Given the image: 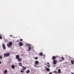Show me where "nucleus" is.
Instances as JSON below:
<instances>
[{
	"mask_svg": "<svg viewBox=\"0 0 74 74\" xmlns=\"http://www.w3.org/2000/svg\"><path fill=\"white\" fill-rule=\"evenodd\" d=\"M22 70H25V69H22Z\"/></svg>",
	"mask_w": 74,
	"mask_h": 74,
	"instance_id": "obj_35",
	"label": "nucleus"
},
{
	"mask_svg": "<svg viewBox=\"0 0 74 74\" xmlns=\"http://www.w3.org/2000/svg\"><path fill=\"white\" fill-rule=\"evenodd\" d=\"M56 57H55V56H53L52 57V59L53 60H55V59H56Z\"/></svg>",
	"mask_w": 74,
	"mask_h": 74,
	"instance_id": "obj_8",
	"label": "nucleus"
},
{
	"mask_svg": "<svg viewBox=\"0 0 74 74\" xmlns=\"http://www.w3.org/2000/svg\"><path fill=\"white\" fill-rule=\"evenodd\" d=\"M71 63L72 64H74V61L71 60Z\"/></svg>",
	"mask_w": 74,
	"mask_h": 74,
	"instance_id": "obj_18",
	"label": "nucleus"
},
{
	"mask_svg": "<svg viewBox=\"0 0 74 74\" xmlns=\"http://www.w3.org/2000/svg\"><path fill=\"white\" fill-rule=\"evenodd\" d=\"M34 59H38V57H36V58H34Z\"/></svg>",
	"mask_w": 74,
	"mask_h": 74,
	"instance_id": "obj_23",
	"label": "nucleus"
},
{
	"mask_svg": "<svg viewBox=\"0 0 74 74\" xmlns=\"http://www.w3.org/2000/svg\"><path fill=\"white\" fill-rule=\"evenodd\" d=\"M39 55H40V56H43V54H42V52L39 53Z\"/></svg>",
	"mask_w": 74,
	"mask_h": 74,
	"instance_id": "obj_16",
	"label": "nucleus"
},
{
	"mask_svg": "<svg viewBox=\"0 0 74 74\" xmlns=\"http://www.w3.org/2000/svg\"><path fill=\"white\" fill-rule=\"evenodd\" d=\"M11 67L13 69H14L15 68V66L14 65H12L11 66Z\"/></svg>",
	"mask_w": 74,
	"mask_h": 74,
	"instance_id": "obj_4",
	"label": "nucleus"
},
{
	"mask_svg": "<svg viewBox=\"0 0 74 74\" xmlns=\"http://www.w3.org/2000/svg\"><path fill=\"white\" fill-rule=\"evenodd\" d=\"M2 45V47L3 49H5V45L4 44H3Z\"/></svg>",
	"mask_w": 74,
	"mask_h": 74,
	"instance_id": "obj_5",
	"label": "nucleus"
},
{
	"mask_svg": "<svg viewBox=\"0 0 74 74\" xmlns=\"http://www.w3.org/2000/svg\"><path fill=\"white\" fill-rule=\"evenodd\" d=\"M47 67H51V66L50 65H49L47 66Z\"/></svg>",
	"mask_w": 74,
	"mask_h": 74,
	"instance_id": "obj_26",
	"label": "nucleus"
},
{
	"mask_svg": "<svg viewBox=\"0 0 74 74\" xmlns=\"http://www.w3.org/2000/svg\"><path fill=\"white\" fill-rule=\"evenodd\" d=\"M9 45H10L11 46V45H12V43L11 42H9Z\"/></svg>",
	"mask_w": 74,
	"mask_h": 74,
	"instance_id": "obj_17",
	"label": "nucleus"
},
{
	"mask_svg": "<svg viewBox=\"0 0 74 74\" xmlns=\"http://www.w3.org/2000/svg\"><path fill=\"white\" fill-rule=\"evenodd\" d=\"M48 64H49V62L47 63Z\"/></svg>",
	"mask_w": 74,
	"mask_h": 74,
	"instance_id": "obj_33",
	"label": "nucleus"
},
{
	"mask_svg": "<svg viewBox=\"0 0 74 74\" xmlns=\"http://www.w3.org/2000/svg\"><path fill=\"white\" fill-rule=\"evenodd\" d=\"M38 63H39V62H38V61H35L36 64H38Z\"/></svg>",
	"mask_w": 74,
	"mask_h": 74,
	"instance_id": "obj_10",
	"label": "nucleus"
},
{
	"mask_svg": "<svg viewBox=\"0 0 74 74\" xmlns=\"http://www.w3.org/2000/svg\"><path fill=\"white\" fill-rule=\"evenodd\" d=\"M19 45L20 47H21V46H23V44L21 42H20L19 43Z\"/></svg>",
	"mask_w": 74,
	"mask_h": 74,
	"instance_id": "obj_3",
	"label": "nucleus"
},
{
	"mask_svg": "<svg viewBox=\"0 0 74 74\" xmlns=\"http://www.w3.org/2000/svg\"><path fill=\"white\" fill-rule=\"evenodd\" d=\"M18 62H21V60H22V59L21 58H19L18 59Z\"/></svg>",
	"mask_w": 74,
	"mask_h": 74,
	"instance_id": "obj_9",
	"label": "nucleus"
},
{
	"mask_svg": "<svg viewBox=\"0 0 74 74\" xmlns=\"http://www.w3.org/2000/svg\"><path fill=\"white\" fill-rule=\"evenodd\" d=\"M57 62L58 61L56 60H53V64H56L57 63Z\"/></svg>",
	"mask_w": 74,
	"mask_h": 74,
	"instance_id": "obj_2",
	"label": "nucleus"
},
{
	"mask_svg": "<svg viewBox=\"0 0 74 74\" xmlns=\"http://www.w3.org/2000/svg\"><path fill=\"white\" fill-rule=\"evenodd\" d=\"M26 73H30V70H28L27 71H26Z\"/></svg>",
	"mask_w": 74,
	"mask_h": 74,
	"instance_id": "obj_14",
	"label": "nucleus"
},
{
	"mask_svg": "<svg viewBox=\"0 0 74 74\" xmlns=\"http://www.w3.org/2000/svg\"><path fill=\"white\" fill-rule=\"evenodd\" d=\"M7 73V70H5L4 72V74H6Z\"/></svg>",
	"mask_w": 74,
	"mask_h": 74,
	"instance_id": "obj_13",
	"label": "nucleus"
},
{
	"mask_svg": "<svg viewBox=\"0 0 74 74\" xmlns=\"http://www.w3.org/2000/svg\"><path fill=\"white\" fill-rule=\"evenodd\" d=\"M10 54L9 53H5L4 54V58H5L6 57H8V56H10Z\"/></svg>",
	"mask_w": 74,
	"mask_h": 74,
	"instance_id": "obj_1",
	"label": "nucleus"
},
{
	"mask_svg": "<svg viewBox=\"0 0 74 74\" xmlns=\"http://www.w3.org/2000/svg\"><path fill=\"white\" fill-rule=\"evenodd\" d=\"M43 56L44 57H45V54H44Z\"/></svg>",
	"mask_w": 74,
	"mask_h": 74,
	"instance_id": "obj_32",
	"label": "nucleus"
},
{
	"mask_svg": "<svg viewBox=\"0 0 74 74\" xmlns=\"http://www.w3.org/2000/svg\"><path fill=\"white\" fill-rule=\"evenodd\" d=\"M0 58L2 59V57H1V56H0Z\"/></svg>",
	"mask_w": 74,
	"mask_h": 74,
	"instance_id": "obj_31",
	"label": "nucleus"
},
{
	"mask_svg": "<svg viewBox=\"0 0 74 74\" xmlns=\"http://www.w3.org/2000/svg\"><path fill=\"white\" fill-rule=\"evenodd\" d=\"M3 38H2V37L1 36V35H0V39H2Z\"/></svg>",
	"mask_w": 74,
	"mask_h": 74,
	"instance_id": "obj_22",
	"label": "nucleus"
},
{
	"mask_svg": "<svg viewBox=\"0 0 74 74\" xmlns=\"http://www.w3.org/2000/svg\"><path fill=\"white\" fill-rule=\"evenodd\" d=\"M22 67H23V69H26V67H24V66H22Z\"/></svg>",
	"mask_w": 74,
	"mask_h": 74,
	"instance_id": "obj_19",
	"label": "nucleus"
},
{
	"mask_svg": "<svg viewBox=\"0 0 74 74\" xmlns=\"http://www.w3.org/2000/svg\"><path fill=\"white\" fill-rule=\"evenodd\" d=\"M7 45L8 46V47H11V46L10 45V44H8Z\"/></svg>",
	"mask_w": 74,
	"mask_h": 74,
	"instance_id": "obj_24",
	"label": "nucleus"
},
{
	"mask_svg": "<svg viewBox=\"0 0 74 74\" xmlns=\"http://www.w3.org/2000/svg\"><path fill=\"white\" fill-rule=\"evenodd\" d=\"M34 66L36 67V68H37V66H36L35 64H34Z\"/></svg>",
	"mask_w": 74,
	"mask_h": 74,
	"instance_id": "obj_27",
	"label": "nucleus"
},
{
	"mask_svg": "<svg viewBox=\"0 0 74 74\" xmlns=\"http://www.w3.org/2000/svg\"><path fill=\"white\" fill-rule=\"evenodd\" d=\"M10 36L11 37H12V35H10Z\"/></svg>",
	"mask_w": 74,
	"mask_h": 74,
	"instance_id": "obj_30",
	"label": "nucleus"
},
{
	"mask_svg": "<svg viewBox=\"0 0 74 74\" xmlns=\"http://www.w3.org/2000/svg\"><path fill=\"white\" fill-rule=\"evenodd\" d=\"M58 73H60L61 72V70L60 69H58Z\"/></svg>",
	"mask_w": 74,
	"mask_h": 74,
	"instance_id": "obj_12",
	"label": "nucleus"
},
{
	"mask_svg": "<svg viewBox=\"0 0 74 74\" xmlns=\"http://www.w3.org/2000/svg\"><path fill=\"white\" fill-rule=\"evenodd\" d=\"M52 72L54 73H58L57 71H53Z\"/></svg>",
	"mask_w": 74,
	"mask_h": 74,
	"instance_id": "obj_20",
	"label": "nucleus"
},
{
	"mask_svg": "<svg viewBox=\"0 0 74 74\" xmlns=\"http://www.w3.org/2000/svg\"><path fill=\"white\" fill-rule=\"evenodd\" d=\"M19 56L18 55H17L16 57V59H18L19 58Z\"/></svg>",
	"mask_w": 74,
	"mask_h": 74,
	"instance_id": "obj_7",
	"label": "nucleus"
},
{
	"mask_svg": "<svg viewBox=\"0 0 74 74\" xmlns=\"http://www.w3.org/2000/svg\"><path fill=\"white\" fill-rule=\"evenodd\" d=\"M20 41H23V40L22 39H20Z\"/></svg>",
	"mask_w": 74,
	"mask_h": 74,
	"instance_id": "obj_28",
	"label": "nucleus"
},
{
	"mask_svg": "<svg viewBox=\"0 0 74 74\" xmlns=\"http://www.w3.org/2000/svg\"><path fill=\"white\" fill-rule=\"evenodd\" d=\"M29 49L27 50L28 51H30L31 50V46H29Z\"/></svg>",
	"mask_w": 74,
	"mask_h": 74,
	"instance_id": "obj_6",
	"label": "nucleus"
},
{
	"mask_svg": "<svg viewBox=\"0 0 74 74\" xmlns=\"http://www.w3.org/2000/svg\"><path fill=\"white\" fill-rule=\"evenodd\" d=\"M20 72H21V73H24V71H23L22 70H21L20 71Z\"/></svg>",
	"mask_w": 74,
	"mask_h": 74,
	"instance_id": "obj_21",
	"label": "nucleus"
},
{
	"mask_svg": "<svg viewBox=\"0 0 74 74\" xmlns=\"http://www.w3.org/2000/svg\"><path fill=\"white\" fill-rule=\"evenodd\" d=\"M49 74H52V73L51 72H50L49 73Z\"/></svg>",
	"mask_w": 74,
	"mask_h": 74,
	"instance_id": "obj_29",
	"label": "nucleus"
},
{
	"mask_svg": "<svg viewBox=\"0 0 74 74\" xmlns=\"http://www.w3.org/2000/svg\"><path fill=\"white\" fill-rule=\"evenodd\" d=\"M62 60H64V57H62Z\"/></svg>",
	"mask_w": 74,
	"mask_h": 74,
	"instance_id": "obj_25",
	"label": "nucleus"
},
{
	"mask_svg": "<svg viewBox=\"0 0 74 74\" xmlns=\"http://www.w3.org/2000/svg\"><path fill=\"white\" fill-rule=\"evenodd\" d=\"M1 63V61H0V64Z\"/></svg>",
	"mask_w": 74,
	"mask_h": 74,
	"instance_id": "obj_34",
	"label": "nucleus"
},
{
	"mask_svg": "<svg viewBox=\"0 0 74 74\" xmlns=\"http://www.w3.org/2000/svg\"><path fill=\"white\" fill-rule=\"evenodd\" d=\"M18 65H19L20 66H22V63L19 62L18 64Z\"/></svg>",
	"mask_w": 74,
	"mask_h": 74,
	"instance_id": "obj_15",
	"label": "nucleus"
},
{
	"mask_svg": "<svg viewBox=\"0 0 74 74\" xmlns=\"http://www.w3.org/2000/svg\"><path fill=\"white\" fill-rule=\"evenodd\" d=\"M72 74H74V73H72Z\"/></svg>",
	"mask_w": 74,
	"mask_h": 74,
	"instance_id": "obj_36",
	"label": "nucleus"
},
{
	"mask_svg": "<svg viewBox=\"0 0 74 74\" xmlns=\"http://www.w3.org/2000/svg\"><path fill=\"white\" fill-rule=\"evenodd\" d=\"M46 70H47V71L49 72L50 71V69H49V68H47L46 69Z\"/></svg>",
	"mask_w": 74,
	"mask_h": 74,
	"instance_id": "obj_11",
	"label": "nucleus"
}]
</instances>
